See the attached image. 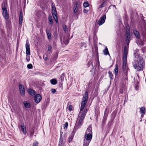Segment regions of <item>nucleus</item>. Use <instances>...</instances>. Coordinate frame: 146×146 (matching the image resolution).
Wrapping results in <instances>:
<instances>
[{
	"mask_svg": "<svg viewBox=\"0 0 146 146\" xmlns=\"http://www.w3.org/2000/svg\"><path fill=\"white\" fill-rule=\"evenodd\" d=\"M90 141L84 138L83 146H88Z\"/></svg>",
	"mask_w": 146,
	"mask_h": 146,
	"instance_id": "f3484780",
	"label": "nucleus"
},
{
	"mask_svg": "<svg viewBox=\"0 0 146 146\" xmlns=\"http://www.w3.org/2000/svg\"><path fill=\"white\" fill-rule=\"evenodd\" d=\"M27 43L25 44V47L26 49V54L28 55H30V45L29 42H27Z\"/></svg>",
	"mask_w": 146,
	"mask_h": 146,
	"instance_id": "1a4fd4ad",
	"label": "nucleus"
},
{
	"mask_svg": "<svg viewBox=\"0 0 146 146\" xmlns=\"http://www.w3.org/2000/svg\"><path fill=\"white\" fill-rule=\"evenodd\" d=\"M130 32L129 31H126V39L127 45H128L130 41Z\"/></svg>",
	"mask_w": 146,
	"mask_h": 146,
	"instance_id": "9d476101",
	"label": "nucleus"
},
{
	"mask_svg": "<svg viewBox=\"0 0 146 146\" xmlns=\"http://www.w3.org/2000/svg\"><path fill=\"white\" fill-rule=\"evenodd\" d=\"M87 111V110L86 109L84 110L82 114L80 113V112H79L78 116L79 117H80V119H79V117L78 118V119H79V120L78 119L77 120L76 124V126H77L79 128L82 125L83 120L85 117Z\"/></svg>",
	"mask_w": 146,
	"mask_h": 146,
	"instance_id": "f03ea898",
	"label": "nucleus"
},
{
	"mask_svg": "<svg viewBox=\"0 0 146 146\" xmlns=\"http://www.w3.org/2000/svg\"><path fill=\"white\" fill-rule=\"evenodd\" d=\"M135 62L133 66L137 71L142 70L144 65V62L143 58L138 53H135Z\"/></svg>",
	"mask_w": 146,
	"mask_h": 146,
	"instance_id": "f257e3e1",
	"label": "nucleus"
},
{
	"mask_svg": "<svg viewBox=\"0 0 146 146\" xmlns=\"http://www.w3.org/2000/svg\"><path fill=\"white\" fill-rule=\"evenodd\" d=\"M113 7H115V5H113Z\"/></svg>",
	"mask_w": 146,
	"mask_h": 146,
	"instance_id": "de8ad7c7",
	"label": "nucleus"
},
{
	"mask_svg": "<svg viewBox=\"0 0 146 146\" xmlns=\"http://www.w3.org/2000/svg\"><path fill=\"white\" fill-rule=\"evenodd\" d=\"M92 137V134H85V136L84 137V138L91 141Z\"/></svg>",
	"mask_w": 146,
	"mask_h": 146,
	"instance_id": "f8f14e48",
	"label": "nucleus"
},
{
	"mask_svg": "<svg viewBox=\"0 0 146 146\" xmlns=\"http://www.w3.org/2000/svg\"><path fill=\"white\" fill-rule=\"evenodd\" d=\"M128 68H127V69H126V71H127V72L128 71Z\"/></svg>",
	"mask_w": 146,
	"mask_h": 146,
	"instance_id": "49530a36",
	"label": "nucleus"
},
{
	"mask_svg": "<svg viewBox=\"0 0 146 146\" xmlns=\"http://www.w3.org/2000/svg\"><path fill=\"white\" fill-rule=\"evenodd\" d=\"M83 6L84 7H86L89 6V4L88 2H86L84 3Z\"/></svg>",
	"mask_w": 146,
	"mask_h": 146,
	"instance_id": "7c9ffc66",
	"label": "nucleus"
},
{
	"mask_svg": "<svg viewBox=\"0 0 146 146\" xmlns=\"http://www.w3.org/2000/svg\"><path fill=\"white\" fill-rule=\"evenodd\" d=\"M64 142L63 141V138L61 136H60L59 143L58 146H65Z\"/></svg>",
	"mask_w": 146,
	"mask_h": 146,
	"instance_id": "ddd939ff",
	"label": "nucleus"
},
{
	"mask_svg": "<svg viewBox=\"0 0 146 146\" xmlns=\"http://www.w3.org/2000/svg\"><path fill=\"white\" fill-rule=\"evenodd\" d=\"M52 47L51 46L48 45V51L50 50H51V49H52Z\"/></svg>",
	"mask_w": 146,
	"mask_h": 146,
	"instance_id": "a19ab883",
	"label": "nucleus"
},
{
	"mask_svg": "<svg viewBox=\"0 0 146 146\" xmlns=\"http://www.w3.org/2000/svg\"><path fill=\"white\" fill-rule=\"evenodd\" d=\"M51 83L53 85H55L57 84V81L54 79H52L50 80Z\"/></svg>",
	"mask_w": 146,
	"mask_h": 146,
	"instance_id": "a878e982",
	"label": "nucleus"
},
{
	"mask_svg": "<svg viewBox=\"0 0 146 146\" xmlns=\"http://www.w3.org/2000/svg\"><path fill=\"white\" fill-rule=\"evenodd\" d=\"M24 104L25 106L27 108H30L31 106L30 104L29 103H28L25 101L24 102Z\"/></svg>",
	"mask_w": 146,
	"mask_h": 146,
	"instance_id": "b1692460",
	"label": "nucleus"
},
{
	"mask_svg": "<svg viewBox=\"0 0 146 146\" xmlns=\"http://www.w3.org/2000/svg\"><path fill=\"white\" fill-rule=\"evenodd\" d=\"M92 134V128L91 127L89 126L86 131L85 134Z\"/></svg>",
	"mask_w": 146,
	"mask_h": 146,
	"instance_id": "dca6fc26",
	"label": "nucleus"
},
{
	"mask_svg": "<svg viewBox=\"0 0 146 146\" xmlns=\"http://www.w3.org/2000/svg\"><path fill=\"white\" fill-rule=\"evenodd\" d=\"M51 92L53 94L55 93L56 92V90L54 89H52L51 90Z\"/></svg>",
	"mask_w": 146,
	"mask_h": 146,
	"instance_id": "4c0bfd02",
	"label": "nucleus"
},
{
	"mask_svg": "<svg viewBox=\"0 0 146 146\" xmlns=\"http://www.w3.org/2000/svg\"><path fill=\"white\" fill-rule=\"evenodd\" d=\"M27 67L29 69H31L33 68V66L31 64H28Z\"/></svg>",
	"mask_w": 146,
	"mask_h": 146,
	"instance_id": "72a5a7b5",
	"label": "nucleus"
},
{
	"mask_svg": "<svg viewBox=\"0 0 146 146\" xmlns=\"http://www.w3.org/2000/svg\"><path fill=\"white\" fill-rule=\"evenodd\" d=\"M54 19L55 20L56 23H58V22L57 19V17L56 15V14L52 15Z\"/></svg>",
	"mask_w": 146,
	"mask_h": 146,
	"instance_id": "cd10ccee",
	"label": "nucleus"
},
{
	"mask_svg": "<svg viewBox=\"0 0 146 146\" xmlns=\"http://www.w3.org/2000/svg\"><path fill=\"white\" fill-rule=\"evenodd\" d=\"M106 110H105V114L103 119V122H105L107 119L108 116V114L106 113Z\"/></svg>",
	"mask_w": 146,
	"mask_h": 146,
	"instance_id": "5701e85b",
	"label": "nucleus"
},
{
	"mask_svg": "<svg viewBox=\"0 0 146 146\" xmlns=\"http://www.w3.org/2000/svg\"><path fill=\"white\" fill-rule=\"evenodd\" d=\"M34 133V132L33 131H31L30 132V135L31 136H33V135Z\"/></svg>",
	"mask_w": 146,
	"mask_h": 146,
	"instance_id": "79ce46f5",
	"label": "nucleus"
},
{
	"mask_svg": "<svg viewBox=\"0 0 146 146\" xmlns=\"http://www.w3.org/2000/svg\"><path fill=\"white\" fill-rule=\"evenodd\" d=\"M19 88L20 93L22 96H24L25 95V88L22 84L19 86Z\"/></svg>",
	"mask_w": 146,
	"mask_h": 146,
	"instance_id": "9b49d317",
	"label": "nucleus"
},
{
	"mask_svg": "<svg viewBox=\"0 0 146 146\" xmlns=\"http://www.w3.org/2000/svg\"><path fill=\"white\" fill-rule=\"evenodd\" d=\"M45 60V61H46L48 59V58L47 57H46L44 58Z\"/></svg>",
	"mask_w": 146,
	"mask_h": 146,
	"instance_id": "a18cd8bd",
	"label": "nucleus"
},
{
	"mask_svg": "<svg viewBox=\"0 0 146 146\" xmlns=\"http://www.w3.org/2000/svg\"><path fill=\"white\" fill-rule=\"evenodd\" d=\"M52 11L56 10L55 6L54 5H52Z\"/></svg>",
	"mask_w": 146,
	"mask_h": 146,
	"instance_id": "ea45409f",
	"label": "nucleus"
},
{
	"mask_svg": "<svg viewBox=\"0 0 146 146\" xmlns=\"http://www.w3.org/2000/svg\"><path fill=\"white\" fill-rule=\"evenodd\" d=\"M115 68L114 69V73L115 75H116L118 73V66L117 64H116Z\"/></svg>",
	"mask_w": 146,
	"mask_h": 146,
	"instance_id": "bb28decb",
	"label": "nucleus"
},
{
	"mask_svg": "<svg viewBox=\"0 0 146 146\" xmlns=\"http://www.w3.org/2000/svg\"><path fill=\"white\" fill-rule=\"evenodd\" d=\"M103 52L105 55H109V56H110V54L108 52V49L106 46H105V49L103 50Z\"/></svg>",
	"mask_w": 146,
	"mask_h": 146,
	"instance_id": "412c9836",
	"label": "nucleus"
},
{
	"mask_svg": "<svg viewBox=\"0 0 146 146\" xmlns=\"http://www.w3.org/2000/svg\"><path fill=\"white\" fill-rule=\"evenodd\" d=\"M88 93L87 92H85V94L83 97L82 100V103L80 110V113H82L87 102L88 98Z\"/></svg>",
	"mask_w": 146,
	"mask_h": 146,
	"instance_id": "20e7f679",
	"label": "nucleus"
},
{
	"mask_svg": "<svg viewBox=\"0 0 146 146\" xmlns=\"http://www.w3.org/2000/svg\"><path fill=\"white\" fill-rule=\"evenodd\" d=\"M134 33L137 38L139 39L140 38V36L138 31H134Z\"/></svg>",
	"mask_w": 146,
	"mask_h": 146,
	"instance_id": "393cba45",
	"label": "nucleus"
},
{
	"mask_svg": "<svg viewBox=\"0 0 146 146\" xmlns=\"http://www.w3.org/2000/svg\"><path fill=\"white\" fill-rule=\"evenodd\" d=\"M128 51V48L126 46H125L124 48V53L123 58L122 69L123 70H125L126 69V64L127 62V58Z\"/></svg>",
	"mask_w": 146,
	"mask_h": 146,
	"instance_id": "7ed1b4c3",
	"label": "nucleus"
},
{
	"mask_svg": "<svg viewBox=\"0 0 146 146\" xmlns=\"http://www.w3.org/2000/svg\"><path fill=\"white\" fill-rule=\"evenodd\" d=\"M106 17L105 15H104L102 17H100L98 21V24H99V25H102L105 22Z\"/></svg>",
	"mask_w": 146,
	"mask_h": 146,
	"instance_id": "0eeeda50",
	"label": "nucleus"
},
{
	"mask_svg": "<svg viewBox=\"0 0 146 146\" xmlns=\"http://www.w3.org/2000/svg\"><path fill=\"white\" fill-rule=\"evenodd\" d=\"M107 1H104L99 7L98 9L102 8L105 7L106 5Z\"/></svg>",
	"mask_w": 146,
	"mask_h": 146,
	"instance_id": "4be33fe9",
	"label": "nucleus"
},
{
	"mask_svg": "<svg viewBox=\"0 0 146 146\" xmlns=\"http://www.w3.org/2000/svg\"><path fill=\"white\" fill-rule=\"evenodd\" d=\"M63 28L64 31L66 32L67 31V27L65 25H63Z\"/></svg>",
	"mask_w": 146,
	"mask_h": 146,
	"instance_id": "473e14b6",
	"label": "nucleus"
},
{
	"mask_svg": "<svg viewBox=\"0 0 146 146\" xmlns=\"http://www.w3.org/2000/svg\"><path fill=\"white\" fill-rule=\"evenodd\" d=\"M136 90H137V88H136Z\"/></svg>",
	"mask_w": 146,
	"mask_h": 146,
	"instance_id": "09e8293b",
	"label": "nucleus"
},
{
	"mask_svg": "<svg viewBox=\"0 0 146 146\" xmlns=\"http://www.w3.org/2000/svg\"><path fill=\"white\" fill-rule=\"evenodd\" d=\"M67 108H68L70 111H71L72 110L73 107L71 105H69L68 106H67Z\"/></svg>",
	"mask_w": 146,
	"mask_h": 146,
	"instance_id": "2f4dec72",
	"label": "nucleus"
},
{
	"mask_svg": "<svg viewBox=\"0 0 146 146\" xmlns=\"http://www.w3.org/2000/svg\"><path fill=\"white\" fill-rule=\"evenodd\" d=\"M140 111L141 113H142L141 117H143V115L145 113V107H142L140 108Z\"/></svg>",
	"mask_w": 146,
	"mask_h": 146,
	"instance_id": "6ab92c4d",
	"label": "nucleus"
},
{
	"mask_svg": "<svg viewBox=\"0 0 146 146\" xmlns=\"http://www.w3.org/2000/svg\"><path fill=\"white\" fill-rule=\"evenodd\" d=\"M28 92L31 95L34 96L36 94V92L33 90L30 89L28 90Z\"/></svg>",
	"mask_w": 146,
	"mask_h": 146,
	"instance_id": "a211bd4d",
	"label": "nucleus"
},
{
	"mask_svg": "<svg viewBox=\"0 0 146 146\" xmlns=\"http://www.w3.org/2000/svg\"><path fill=\"white\" fill-rule=\"evenodd\" d=\"M68 123L67 122H66L64 124V129H67V127L68 126Z\"/></svg>",
	"mask_w": 146,
	"mask_h": 146,
	"instance_id": "c9c22d12",
	"label": "nucleus"
},
{
	"mask_svg": "<svg viewBox=\"0 0 146 146\" xmlns=\"http://www.w3.org/2000/svg\"><path fill=\"white\" fill-rule=\"evenodd\" d=\"M63 42L66 44H67L68 43L69 40L64 38L63 39Z\"/></svg>",
	"mask_w": 146,
	"mask_h": 146,
	"instance_id": "c756f323",
	"label": "nucleus"
},
{
	"mask_svg": "<svg viewBox=\"0 0 146 146\" xmlns=\"http://www.w3.org/2000/svg\"><path fill=\"white\" fill-rule=\"evenodd\" d=\"M108 74L110 78H112L113 75L112 73L110 71L109 72Z\"/></svg>",
	"mask_w": 146,
	"mask_h": 146,
	"instance_id": "f704fd0d",
	"label": "nucleus"
},
{
	"mask_svg": "<svg viewBox=\"0 0 146 146\" xmlns=\"http://www.w3.org/2000/svg\"><path fill=\"white\" fill-rule=\"evenodd\" d=\"M73 11L74 13H78L81 11L80 7L78 3V2H76L75 3L73 7Z\"/></svg>",
	"mask_w": 146,
	"mask_h": 146,
	"instance_id": "39448f33",
	"label": "nucleus"
},
{
	"mask_svg": "<svg viewBox=\"0 0 146 146\" xmlns=\"http://www.w3.org/2000/svg\"><path fill=\"white\" fill-rule=\"evenodd\" d=\"M23 14L21 11L19 14V23L20 25H21L23 23Z\"/></svg>",
	"mask_w": 146,
	"mask_h": 146,
	"instance_id": "2eb2a0df",
	"label": "nucleus"
},
{
	"mask_svg": "<svg viewBox=\"0 0 146 146\" xmlns=\"http://www.w3.org/2000/svg\"><path fill=\"white\" fill-rule=\"evenodd\" d=\"M72 139V136L70 137L68 139V141L69 142H70Z\"/></svg>",
	"mask_w": 146,
	"mask_h": 146,
	"instance_id": "58836bf2",
	"label": "nucleus"
},
{
	"mask_svg": "<svg viewBox=\"0 0 146 146\" xmlns=\"http://www.w3.org/2000/svg\"><path fill=\"white\" fill-rule=\"evenodd\" d=\"M52 15L57 14V12L56 10L52 11Z\"/></svg>",
	"mask_w": 146,
	"mask_h": 146,
	"instance_id": "e433bc0d",
	"label": "nucleus"
},
{
	"mask_svg": "<svg viewBox=\"0 0 146 146\" xmlns=\"http://www.w3.org/2000/svg\"><path fill=\"white\" fill-rule=\"evenodd\" d=\"M83 12L84 13H87L88 12V10H86V9H84V10H83Z\"/></svg>",
	"mask_w": 146,
	"mask_h": 146,
	"instance_id": "c03bdc74",
	"label": "nucleus"
},
{
	"mask_svg": "<svg viewBox=\"0 0 146 146\" xmlns=\"http://www.w3.org/2000/svg\"><path fill=\"white\" fill-rule=\"evenodd\" d=\"M46 32L47 36L48 39V40H50L51 37V34L50 31L49 30L46 29Z\"/></svg>",
	"mask_w": 146,
	"mask_h": 146,
	"instance_id": "aec40b11",
	"label": "nucleus"
},
{
	"mask_svg": "<svg viewBox=\"0 0 146 146\" xmlns=\"http://www.w3.org/2000/svg\"><path fill=\"white\" fill-rule=\"evenodd\" d=\"M48 19L50 22V23L51 24H52L53 23V22L52 21V17L50 16H49L48 17Z\"/></svg>",
	"mask_w": 146,
	"mask_h": 146,
	"instance_id": "c85d7f7f",
	"label": "nucleus"
},
{
	"mask_svg": "<svg viewBox=\"0 0 146 146\" xmlns=\"http://www.w3.org/2000/svg\"><path fill=\"white\" fill-rule=\"evenodd\" d=\"M20 126L21 127V129L24 134H25L26 133V130L25 128V126L23 124H22Z\"/></svg>",
	"mask_w": 146,
	"mask_h": 146,
	"instance_id": "4468645a",
	"label": "nucleus"
},
{
	"mask_svg": "<svg viewBox=\"0 0 146 146\" xmlns=\"http://www.w3.org/2000/svg\"><path fill=\"white\" fill-rule=\"evenodd\" d=\"M3 10V15L5 19L7 20L9 19V16L7 14V11L6 8L4 6V7L2 8Z\"/></svg>",
	"mask_w": 146,
	"mask_h": 146,
	"instance_id": "423d86ee",
	"label": "nucleus"
},
{
	"mask_svg": "<svg viewBox=\"0 0 146 146\" xmlns=\"http://www.w3.org/2000/svg\"><path fill=\"white\" fill-rule=\"evenodd\" d=\"M38 144V143L37 142H36L35 143H34L33 144V146H36Z\"/></svg>",
	"mask_w": 146,
	"mask_h": 146,
	"instance_id": "37998d69",
	"label": "nucleus"
},
{
	"mask_svg": "<svg viewBox=\"0 0 146 146\" xmlns=\"http://www.w3.org/2000/svg\"><path fill=\"white\" fill-rule=\"evenodd\" d=\"M42 99L41 96L39 94H36L34 97V100L35 102L36 103L39 102Z\"/></svg>",
	"mask_w": 146,
	"mask_h": 146,
	"instance_id": "6e6552de",
	"label": "nucleus"
}]
</instances>
